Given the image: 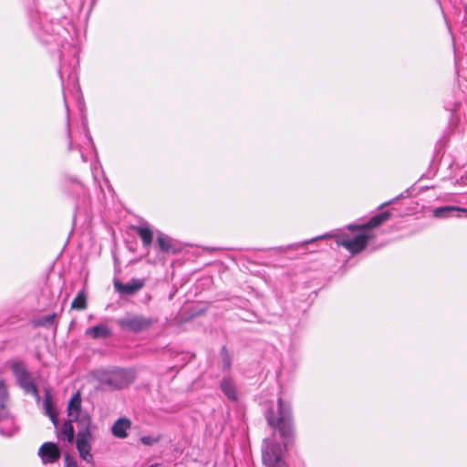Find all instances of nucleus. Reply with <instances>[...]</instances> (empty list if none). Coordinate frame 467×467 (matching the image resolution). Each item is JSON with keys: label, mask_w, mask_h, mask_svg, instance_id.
Instances as JSON below:
<instances>
[{"label": "nucleus", "mask_w": 467, "mask_h": 467, "mask_svg": "<svg viewBox=\"0 0 467 467\" xmlns=\"http://www.w3.org/2000/svg\"><path fill=\"white\" fill-rule=\"evenodd\" d=\"M267 423L278 430L284 444L275 441L271 438H266L262 445V460L267 467H285L283 456L286 451L287 441L292 435L293 418L291 406L285 402L281 398L277 400V410L270 409L265 415Z\"/></svg>", "instance_id": "obj_1"}, {"label": "nucleus", "mask_w": 467, "mask_h": 467, "mask_svg": "<svg viewBox=\"0 0 467 467\" xmlns=\"http://www.w3.org/2000/svg\"><path fill=\"white\" fill-rule=\"evenodd\" d=\"M67 415L71 421L77 423L78 434L76 446L79 456L88 463L93 462V455L91 454V442L93 437L90 431L91 417L88 412L81 409V396L79 392L75 393L67 404Z\"/></svg>", "instance_id": "obj_2"}, {"label": "nucleus", "mask_w": 467, "mask_h": 467, "mask_svg": "<svg viewBox=\"0 0 467 467\" xmlns=\"http://www.w3.org/2000/svg\"><path fill=\"white\" fill-rule=\"evenodd\" d=\"M389 217L390 213L386 211L371 217L366 223L349 225V232L334 235L336 243L352 254H358L366 248L371 238L365 231L379 226Z\"/></svg>", "instance_id": "obj_3"}, {"label": "nucleus", "mask_w": 467, "mask_h": 467, "mask_svg": "<svg viewBox=\"0 0 467 467\" xmlns=\"http://www.w3.org/2000/svg\"><path fill=\"white\" fill-rule=\"evenodd\" d=\"M96 378L100 384V388L105 390L124 389L133 380L131 373L122 368L99 370L96 373Z\"/></svg>", "instance_id": "obj_4"}, {"label": "nucleus", "mask_w": 467, "mask_h": 467, "mask_svg": "<svg viewBox=\"0 0 467 467\" xmlns=\"http://www.w3.org/2000/svg\"><path fill=\"white\" fill-rule=\"evenodd\" d=\"M154 322L155 320L151 317H147L141 315H128L117 320V324L121 329L133 333H140L147 330Z\"/></svg>", "instance_id": "obj_5"}, {"label": "nucleus", "mask_w": 467, "mask_h": 467, "mask_svg": "<svg viewBox=\"0 0 467 467\" xmlns=\"http://www.w3.org/2000/svg\"><path fill=\"white\" fill-rule=\"evenodd\" d=\"M69 26V20L65 16L56 22L53 20L47 22L42 26L43 33L40 34V37H42L43 41L47 43L51 42V40L46 38L45 35L65 39V36L69 34L67 28Z\"/></svg>", "instance_id": "obj_6"}, {"label": "nucleus", "mask_w": 467, "mask_h": 467, "mask_svg": "<svg viewBox=\"0 0 467 467\" xmlns=\"http://www.w3.org/2000/svg\"><path fill=\"white\" fill-rule=\"evenodd\" d=\"M12 369L18 385L25 390V392L32 394L37 400H39L40 396L37 388L27 370L20 364H15L12 367Z\"/></svg>", "instance_id": "obj_7"}, {"label": "nucleus", "mask_w": 467, "mask_h": 467, "mask_svg": "<svg viewBox=\"0 0 467 467\" xmlns=\"http://www.w3.org/2000/svg\"><path fill=\"white\" fill-rule=\"evenodd\" d=\"M146 279L132 278L126 284L115 279L113 282L114 288L121 296H133L144 287Z\"/></svg>", "instance_id": "obj_8"}, {"label": "nucleus", "mask_w": 467, "mask_h": 467, "mask_svg": "<svg viewBox=\"0 0 467 467\" xmlns=\"http://www.w3.org/2000/svg\"><path fill=\"white\" fill-rule=\"evenodd\" d=\"M38 455L43 463H54L59 460L61 453L57 444L54 442H45L38 450Z\"/></svg>", "instance_id": "obj_9"}, {"label": "nucleus", "mask_w": 467, "mask_h": 467, "mask_svg": "<svg viewBox=\"0 0 467 467\" xmlns=\"http://www.w3.org/2000/svg\"><path fill=\"white\" fill-rule=\"evenodd\" d=\"M461 213H467V210L457 206L448 205L435 208L433 215L437 218H450L459 217Z\"/></svg>", "instance_id": "obj_10"}, {"label": "nucleus", "mask_w": 467, "mask_h": 467, "mask_svg": "<svg viewBox=\"0 0 467 467\" xmlns=\"http://www.w3.org/2000/svg\"><path fill=\"white\" fill-rule=\"evenodd\" d=\"M131 422L127 418H119L111 427L112 434L119 439H124L128 436L127 431L130 428Z\"/></svg>", "instance_id": "obj_11"}, {"label": "nucleus", "mask_w": 467, "mask_h": 467, "mask_svg": "<svg viewBox=\"0 0 467 467\" xmlns=\"http://www.w3.org/2000/svg\"><path fill=\"white\" fill-rule=\"evenodd\" d=\"M72 422L69 419L67 421L64 422L62 426L57 424V436L59 440L67 441L68 442H72L74 440V429L72 426Z\"/></svg>", "instance_id": "obj_12"}, {"label": "nucleus", "mask_w": 467, "mask_h": 467, "mask_svg": "<svg viewBox=\"0 0 467 467\" xmlns=\"http://www.w3.org/2000/svg\"><path fill=\"white\" fill-rule=\"evenodd\" d=\"M86 335L93 339L107 338L111 335V330L107 325L101 324L88 327Z\"/></svg>", "instance_id": "obj_13"}, {"label": "nucleus", "mask_w": 467, "mask_h": 467, "mask_svg": "<svg viewBox=\"0 0 467 467\" xmlns=\"http://www.w3.org/2000/svg\"><path fill=\"white\" fill-rule=\"evenodd\" d=\"M221 389L229 400L233 401L237 400L236 388L231 379H223L222 380Z\"/></svg>", "instance_id": "obj_14"}, {"label": "nucleus", "mask_w": 467, "mask_h": 467, "mask_svg": "<svg viewBox=\"0 0 467 467\" xmlns=\"http://www.w3.org/2000/svg\"><path fill=\"white\" fill-rule=\"evenodd\" d=\"M134 230L140 237L143 246L148 248L152 243V231L147 226H135Z\"/></svg>", "instance_id": "obj_15"}, {"label": "nucleus", "mask_w": 467, "mask_h": 467, "mask_svg": "<svg viewBox=\"0 0 467 467\" xmlns=\"http://www.w3.org/2000/svg\"><path fill=\"white\" fill-rule=\"evenodd\" d=\"M45 413L47 415L53 422L55 428H57V413L54 408L48 393H47L44 400Z\"/></svg>", "instance_id": "obj_16"}, {"label": "nucleus", "mask_w": 467, "mask_h": 467, "mask_svg": "<svg viewBox=\"0 0 467 467\" xmlns=\"http://www.w3.org/2000/svg\"><path fill=\"white\" fill-rule=\"evenodd\" d=\"M157 244L159 245L160 250L163 253H169L171 251H173L171 239L162 234H160L158 235Z\"/></svg>", "instance_id": "obj_17"}, {"label": "nucleus", "mask_w": 467, "mask_h": 467, "mask_svg": "<svg viewBox=\"0 0 467 467\" xmlns=\"http://www.w3.org/2000/svg\"><path fill=\"white\" fill-rule=\"evenodd\" d=\"M71 308L77 310H84L87 308V296L84 291L79 292L74 298L71 303Z\"/></svg>", "instance_id": "obj_18"}, {"label": "nucleus", "mask_w": 467, "mask_h": 467, "mask_svg": "<svg viewBox=\"0 0 467 467\" xmlns=\"http://www.w3.org/2000/svg\"><path fill=\"white\" fill-rule=\"evenodd\" d=\"M220 355L223 369H229L231 367V357L225 347L222 348Z\"/></svg>", "instance_id": "obj_19"}, {"label": "nucleus", "mask_w": 467, "mask_h": 467, "mask_svg": "<svg viewBox=\"0 0 467 467\" xmlns=\"http://www.w3.org/2000/svg\"><path fill=\"white\" fill-rule=\"evenodd\" d=\"M55 318L56 315L50 314L38 319L36 324L41 327H49L54 323Z\"/></svg>", "instance_id": "obj_20"}, {"label": "nucleus", "mask_w": 467, "mask_h": 467, "mask_svg": "<svg viewBox=\"0 0 467 467\" xmlns=\"http://www.w3.org/2000/svg\"><path fill=\"white\" fill-rule=\"evenodd\" d=\"M7 398V389L3 380H0V409L5 408V400Z\"/></svg>", "instance_id": "obj_21"}, {"label": "nucleus", "mask_w": 467, "mask_h": 467, "mask_svg": "<svg viewBox=\"0 0 467 467\" xmlns=\"http://www.w3.org/2000/svg\"><path fill=\"white\" fill-rule=\"evenodd\" d=\"M66 109H67V136L69 138V143H68V149L71 150L72 149V140H71V137H70V129H69V115H68V108H67V105L66 104Z\"/></svg>", "instance_id": "obj_22"}, {"label": "nucleus", "mask_w": 467, "mask_h": 467, "mask_svg": "<svg viewBox=\"0 0 467 467\" xmlns=\"http://www.w3.org/2000/svg\"><path fill=\"white\" fill-rule=\"evenodd\" d=\"M65 467H78V464L75 461L71 460L69 455H66L65 457Z\"/></svg>", "instance_id": "obj_23"}, {"label": "nucleus", "mask_w": 467, "mask_h": 467, "mask_svg": "<svg viewBox=\"0 0 467 467\" xmlns=\"http://www.w3.org/2000/svg\"><path fill=\"white\" fill-rule=\"evenodd\" d=\"M330 235L329 234H324L322 236H317L316 238H313L311 240H308V241H306V242H303L302 244H298L297 246H301V245H305V244H310V243H313L314 241L316 240H319V239H323V238H327L329 237Z\"/></svg>", "instance_id": "obj_24"}, {"label": "nucleus", "mask_w": 467, "mask_h": 467, "mask_svg": "<svg viewBox=\"0 0 467 467\" xmlns=\"http://www.w3.org/2000/svg\"><path fill=\"white\" fill-rule=\"evenodd\" d=\"M86 136H87V139L88 140V141L91 143L92 147H94V143H93V140H92V138H91V135L88 131V130L87 129L86 130Z\"/></svg>", "instance_id": "obj_25"}, {"label": "nucleus", "mask_w": 467, "mask_h": 467, "mask_svg": "<svg viewBox=\"0 0 467 467\" xmlns=\"http://www.w3.org/2000/svg\"><path fill=\"white\" fill-rule=\"evenodd\" d=\"M141 441L143 444L149 445V444H150V437H142Z\"/></svg>", "instance_id": "obj_26"}, {"label": "nucleus", "mask_w": 467, "mask_h": 467, "mask_svg": "<svg viewBox=\"0 0 467 467\" xmlns=\"http://www.w3.org/2000/svg\"><path fill=\"white\" fill-rule=\"evenodd\" d=\"M76 186H77V189H78V192H80L81 193H85V189H84L82 184L77 183Z\"/></svg>", "instance_id": "obj_27"}, {"label": "nucleus", "mask_w": 467, "mask_h": 467, "mask_svg": "<svg viewBox=\"0 0 467 467\" xmlns=\"http://www.w3.org/2000/svg\"><path fill=\"white\" fill-rule=\"evenodd\" d=\"M81 157H82L83 161H87V160H86V158L84 157L83 154L81 155Z\"/></svg>", "instance_id": "obj_28"}, {"label": "nucleus", "mask_w": 467, "mask_h": 467, "mask_svg": "<svg viewBox=\"0 0 467 467\" xmlns=\"http://www.w3.org/2000/svg\"><path fill=\"white\" fill-rule=\"evenodd\" d=\"M59 75H60V78H62V72H61V70L59 71Z\"/></svg>", "instance_id": "obj_29"}, {"label": "nucleus", "mask_w": 467, "mask_h": 467, "mask_svg": "<svg viewBox=\"0 0 467 467\" xmlns=\"http://www.w3.org/2000/svg\"><path fill=\"white\" fill-rule=\"evenodd\" d=\"M149 467H155V466H154V465H150V466H149Z\"/></svg>", "instance_id": "obj_30"}]
</instances>
